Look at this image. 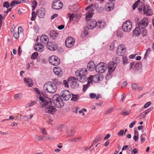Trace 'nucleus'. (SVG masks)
Masks as SVG:
<instances>
[{
	"instance_id": "nucleus-1",
	"label": "nucleus",
	"mask_w": 154,
	"mask_h": 154,
	"mask_svg": "<svg viewBox=\"0 0 154 154\" xmlns=\"http://www.w3.org/2000/svg\"><path fill=\"white\" fill-rule=\"evenodd\" d=\"M43 89L47 93H54L56 91L57 87L54 83L49 82H46L44 84Z\"/></svg>"
},
{
	"instance_id": "nucleus-19",
	"label": "nucleus",
	"mask_w": 154,
	"mask_h": 154,
	"mask_svg": "<svg viewBox=\"0 0 154 154\" xmlns=\"http://www.w3.org/2000/svg\"><path fill=\"white\" fill-rule=\"evenodd\" d=\"M47 48L51 51H54L57 48V46L54 42H49L47 44Z\"/></svg>"
},
{
	"instance_id": "nucleus-26",
	"label": "nucleus",
	"mask_w": 154,
	"mask_h": 154,
	"mask_svg": "<svg viewBox=\"0 0 154 154\" xmlns=\"http://www.w3.org/2000/svg\"><path fill=\"white\" fill-rule=\"evenodd\" d=\"M49 38L46 35H42L40 37V41L41 42L45 44L48 43Z\"/></svg>"
},
{
	"instance_id": "nucleus-47",
	"label": "nucleus",
	"mask_w": 154,
	"mask_h": 154,
	"mask_svg": "<svg viewBox=\"0 0 154 154\" xmlns=\"http://www.w3.org/2000/svg\"><path fill=\"white\" fill-rule=\"evenodd\" d=\"M34 91L35 92L37 93V94H38V96H37V97H38L39 98V97L41 96L40 95V92L39 91V89L37 88H35L34 89Z\"/></svg>"
},
{
	"instance_id": "nucleus-16",
	"label": "nucleus",
	"mask_w": 154,
	"mask_h": 154,
	"mask_svg": "<svg viewBox=\"0 0 154 154\" xmlns=\"http://www.w3.org/2000/svg\"><path fill=\"white\" fill-rule=\"evenodd\" d=\"M89 9H90L89 10L87 13L86 15L85 18L87 20H89V19L92 17L93 14L94 10L92 8H91V6H89L85 8V10L87 11Z\"/></svg>"
},
{
	"instance_id": "nucleus-10",
	"label": "nucleus",
	"mask_w": 154,
	"mask_h": 154,
	"mask_svg": "<svg viewBox=\"0 0 154 154\" xmlns=\"http://www.w3.org/2000/svg\"><path fill=\"white\" fill-rule=\"evenodd\" d=\"M61 97L63 98L62 99L64 100H67L71 97V94L69 91L66 90L62 91L60 94Z\"/></svg>"
},
{
	"instance_id": "nucleus-42",
	"label": "nucleus",
	"mask_w": 154,
	"mask_h": 154,
	"mask_svg": "<svg viewBox=\"0 0 154 154\" xmlns=\"http://www.w3.org/2000/svg\"><path fill=\"white\" fill-rule=\"evenodd\" d=\"M13 34L14 37L16 39H17L19 38V33L20 32H16L15 31L14 33L11 32Z\"/></svg>"
},
{
	"instance_id": "nucleus-30",
	"label": "nucleus",
	"mask_w": 154,
	"mask_h": 154,
	"mask_svg": "<svg viewBox=\"0 0 154 154\" xmlns=\"http://www.w3.org/2000/svg\"><path fill=\"white\" fill-rule=\"evenodd\" d=\"M78 79L79 80V81L82 82H84L87 80H88V78L86 76H78Z\"/></svg>"
},
{
	"instance_id": "nucleus-31",
	"label": "nucleus",
	"mask_w": 154,
	"mask_h": 154,
	"mask_svg": "<svg viewBox=\"0 0 154 154\" xmlns=\"http://www.w3.org/2000/svg\"><path fill=\"white\" fill-rule=\"evenodd\" d=\"M23 30L22 28L21 27H19L18 29L16 28V27L12 28L11 29V32L14 33L15 31L17 32H21Z\"/></svg>"
},
{
	"instance_id": "nucleus-55",
	"label": "nucleus",
	"mask_w": 154,
	"mask_h": 154,
	"mask_svg": "<svg viewBox=\"0 0 154 154\" xmlns=\"http://www.w3.org/2000/svg\"><path fill=\"white\" fill-rule=\"evenodd\" d=\"M79 109V107H76L73 109L72 111L73 112L77 113Z\"/></svg>"
},
{
	"instance_id": "nucleus-23",
	"label": "nucleus",
	"mask_w": 154,
	"mask_h": 154,
	"mask_svg": "<svg viewBox=\"0 0 154 154\" xmlns=\"http://www.w3.org/2000/svg\"><path fill=\"white\" fill-rule=\"evenodd\" d=\"M37 14L38 16L40 18H43L45 15V10L43 8L38 9L37 11Z\"/></svg>"
},
{
	"instance_id": "nucleus-56",
	"label": "nucleus",
	"mask_w": 154,
	"mask_h": 154,
	"mask_svg": "<svg viewBox=\"0 0 154 154\" xmlns=\"http://www.w3.org/2000/svg\"><path fill=\"white\" fill-rule=\"evenodd\" d=\"M22 119L24 121H28L29 120V118L26 116H23L22 117Z\"/></svg>"
},
{
	"instance_id": "nucleus-60",
	"label": "nucleus",
	"mask_w": 154,
	"mask_h": 154,
	"mask_svg": "<svg viewBox=\"0 0 154 154\" xmlns=\"http://www.w3.org/2000/svg\"><path fill=\"white\" fill-rule=\"evenodd\" d=\"M69 17L70 20H73L74 17V14H69Z\"/></svg>"
},
{
	"instance_id": "nucleus-32",
	"label": "nucleus",
	"mask_w": 154,
	"mask_h": 154,
	"mask_svg": "<svg viewBox=\"0 0 154 154\" xmlns=\"http://www.w3.org/2000/svg\"><path fill=\"white\" fill-rule=\"evenodd\" d=\"M58 35L57 33L54 31H51L50 34V37L51 38L54 39L57 37Z\"/></svg>"
},
{
	"instance_id": "nucleus-62",
	"label": "nucleus",
	"mask_w": 154,
	"mask_h": 154,
	"mask_svg": "<svg viewBox=\"0 0 154 154\" xmlns=\"http://www.w3.org/2000/svg\"><path fill=\"white\" fill-rule=\"evenodd\" d=\"M142 33L143 36H145L147 34V31L145 29H143L142 31Z\"/></svg>"
},
{
	"instance_id": "nucleus-64",
	"label": "nucleus",
	"mask_w": 154,
	"mask_h": 154,
	"mask_svg": "<svg viewBox=\"0 0 154 154\" xmlns=\"http://www.w3.org/2000/svg\"><path fill=\"white\" fill-rule=\"evenodd\" d=\"M126 95L125 94H122L121 95V101H123L124 99H125V97Z\"/></svg>"
},
{
	"instance_id": "nucleus-33",
	"label": "nucleus",
	"mask_w": 154,
	"mask_h": 154,
	"mask_svg": "<svg viewBox=\"0 0 154 154\" xmlns=\"http://www.w3.org/2000/svg\"><path fill=\"white\" fill-rule=\"evenodd\" d=\"M102 137H103L102 135H99L97 136L94 139L93 143V144H96V143L100 141L101 139L102 138Z\"/></svg>"
},
{
	"instance_id": "nucleus-9",
	"label": "nucleus",
	"mask_w": 154,
	"mask_h": 154,
	"mask_svg": "<svg viewBox=\"0 0 154 154\" xmlns=\"http://www.w3.org/2000/svg\"><path fill=\"white\" fill-rule=\"evenodd\" d=\"M49 63L54 66H57L59 65L60 63L59 58L57 56L53 55L49 57Z\"/></svg>"
},
{
	"instance_id": "nucleus-61",
	"label": "nucleus",
	"mask_w": 154,
	"mask_h": 154,
	"mask_svg": "<svg viewBox=\"0 0 154 154\" xmlns=\"http://www.w3.org/2000/svg\"><path fill=\"white\" fill-rule=\"evenodd\" d=\"M54 137L51 136H48L46 137V140H51L53 139Z\"/></svg>"
},
{
	"instance_id": "nucleus-52",
	"label": "nucleus",
	"mask_w": 154,
	"mask_h": 154,
	"mask_svg": "<svg viewBox=\"0 0 154 154\" xmlns=\"http://www.w3.org/2000/svg\"><path fill=\"white\" fill-rule=\"evenodd\" d=\"M130 112V111H127L122 112V114L124 116H125L128 115Z\"/></svg>"
},
{
	"instance_id": "nucleus-35",
	"label": "nucleus",
	"mask_w": 154,
	"mask_h": 154,
	"mask_svg": "<svg viewBox=\"0 0 154 154\" xmlns=\"http://www.w3.org/2000/svg\"><path fill=\"white\" fill-rule=\"evenodd\" d=\"M105 25V24L103 22H98L97 23V26L98 28H103Z\"/></svg>"
},
{
	"instance_id": "nucleus-28",
	"label": "nucleus",
	"mask_w": 154,
	"mask_h": 154,
	"mask_svg": "<svg viewBox=\"0 0 154 154\" xmlns=\"http://www.w3.org/2000/svg\"><path fill=\"white\" fill-rule=\"evenodd\" d=\"M141 29L138 27H137L133 31V33L134 35L138 36L141 33Z\"/></svg>"
},
{
	"instance_id": "nucleus-13",
	"label": "nucleus",
	"mask_w": 154,
	"mask_h": 154,
	"mask_svg": "<svg viewBox=\"0 0 154 154\" xmlns=\"http://www.w3.org/2000/svg\"><path fill=\"white\" fill-rule=\"evenodd\" d=\"M117 63L114 61H110L108 65V69L110 73H112L115 70L117 66Z\"/></svg>"
},
{
	"instance_id": "nucleus-8",
	"label": "nucleus",
	"mask_w": 154,
	"mask_h": 154,
	"mask_svg": "<svg viewBox=\"0 0 154 154\" xmlns=\"http://www.w3.org/2000/svg\"><path fill=\"white\" fill-rule=\"evenodd\" d=\"M126 52V49L124 45L121 44L117 47L116 53L119 56H123Z\"/></svg>"
},
{
	"instance_id": "nucleus-3",
	"label": "nucleus",
	"mask_w": 154,
	"mask_h": 154,
	"mask_svg": "<svg viewBox=\"0 0 154 154\" xmlns=\"http://www.w3.org/2000/svg\"><path fill=\"white\" fill-rule=\"evenodd\" d=\"M52 102L54 106L58 108H60L64 105L63 101L59 98L58 95H54L52 98Z\"/></svg>"
},
{
	"instance_id": "nucleus-41",
	"label": "nucleus",
	"mask_w": 154,
	"mask_h": 154,
	"mask_svg": "<svg viewBox=\"0 0 154 154\" xmlns=\"http://www.w3.org/2000/svg\"><path fill=\"white\" fill-rule=\"evenodd\" d=\"M131 87L133 90H135L138 88V85L136 83H133L131 84Z\"/></svg>"
},
{
	"instance_id": "nucleus-24",
	"label": "nucleus",
	"mask_w": 154,
	"mask_h": 154,
	"mask_svg": "<svg viewBox=\"0 0 154 154\" xmlns=\"http://www.w3.org/2000/svg\"><path fill=\"white\" fill-rule=\"evenodd\" d=\"M114 7V3L112 2H110L106 5L105 8L107 11H110L113 9Z\"/></svg>"
},
{
	"instance_id": "nucleus-27",
	"label": "nucleus",
	"mask_w": 154,
	"mask_h": 154,
	"mask_svg": "<svg viewBox=\"0 0 154 154\" xmlns=\"http://www.w3.org/2000/svg\"><path fill=\"white\" fill-rule=\"evenodd\" d=\"M24 81L28 87H31L33 85L32 81L31 79L25 78L24 79Z\"/></svg>"
},
{
	"instance_id": "nucleus-7",
	"label": "nucleus",
	"mask_w": 154,
	"mask_h": 154,
	"mask_svg": "<svg viewBox=\"0 0 154 154\" xmlns=\"http://www.w3.org/2000/svg\"><path fill=\"white\" fill-rule=\"evenodd\" d=\"M132 28V22L129 20L126 21L122 25V30L126 32H130Z\"/></svg>"
},
{
	"instance_id": "nucleus-14",
	"label": "nucleus",
	"mask_w": 154,
	"mask_h": 154,
	"mask_svg": "<svg viewBox=\"0 0 154 154\" xmlns=\"http://www.w3.org/2000/svg\"><path fill=\"white\" fill-rule=\"evenodd\" d=\"M63 7V3L60 0H55L54 2L52 4V8L55 9H60Z\"/></svg>"
},
{
	"instance_id": "nucleus-54",
	"label": "nucleus",
	"mask_w": 154,
	"mask_h": 154,
	"mask_svg": "<svg viewBox=\"0 0 154 154\" xmlns=\"http://www.w3.org/2000/svg\"><path fill=\"white\" fill-rule=\"evenodd\" d=\"M89 84H88L87 83V84L86 85H85L83 86V91H86L87 89L88 88V87L89 86Z\"/></svg>"
},
{
	"instance_id": "nucleus-21",
	"label": "nucleus",
	"mask_w": 154,
	"mask_h": 154,
	"mask_svg": "<svg viewBox=\"0 0 154 154\" xmlns=\"http://www.w3.org/2000/svg\"><path fill=\"white\" fill-rule=\"evenodd\" d=\"M44 49V47L40 43L35 45L34 46V49L35 50L41 52H43Z\"/></svg>"
},
{
	"instance_id": "nucleus-12",
	"label": "nucleus",
	"mask_w": 154,
	"mask_h": 154,
	"mask_svg": "<svg viewBox=\"0 0 154 154\" xmlns=\"http://www.w3.org/2000/svg\"><path fill=\"white\" fill-rule=\"evenodd\" d=\"M75 43V39L71 37H69L65 41V45L68 48H70L72 47Z\"/></svg>"
},
{
	"instance_id": "nucleus-49",
	"label": "nucleus",
	"mask_w": 154,
	"mask_h": 154,
	"mask_svg": "<svg viewBox=\"0 0 154 154\" xmlns=\"http://www.w3.org/2000/svg\"><path fill=\"white\" fill-rule=\"evenodd\" d=\"M36 17V14L35 12H32V17H31V20H34Z\"/></svg>"
},
{
	"instance_id": "nucleus-37",
	"label": "nucleus",
	"mask_w": 154,
	"mask_h": 154,
	"mask_svg": "<svg viewBox=\"0 0 154 154\" xmlns=\"http://www.w3.org/2000/svg\"><path fill=\"white\" fill-rule=\"evenodd\" d=\"M116 35L117 37L119 38H122L123 36V32L119 30L117 31Z\"/></svg>"
},
{
	"instance_id": "nucleus-43",
	"label": "nucleus",
	"mask_w": 154,
	"mask_h": 154,
	"mask_svg": "<svg viewBox=\"0 0 154 154\" xmlns=\"http://www.w3.org/2000/svg\"><path fill=\"white\" fill-rule=\"evenodd\" d=\"M38 56V53L37 52H35L33 53L31 56V58L32 59H35Z\"/></svg>"
},
{
	"instance_id": "nucleus-20",
	"label": "nucleus",
	"mask_w": 154,
	"mask_h": 154,
	"mask_svg": "<svg viewBox=\"0 0 154 154\" xmlns=\"http://www.w3.org/2000/svg\"><path fill=\"white\" fill-rule=\"evenodd\" d=\"M88 21V25L87 27L88 29H92L97 26V23L95 20L92 19L91 20H87Z\"/></svg>"
},
{
	"instance_id": "nucleus-46",
	"label": "nucleus",
	"mask_w": 154,
	"mask_h": 154,
	"mask_svg": "<svg viewBox=\"0 0 154 154\" xmlns=\"http://www.w3.org/2000/svg\"><path fill=\"white\" fill-rule=\"evenodd\" d=\"M79 96L77 95H73L71 100L74 101H76L79 99Z\"/></svg>"
},
{
	"instance_id": "nucleus-4",
	"label": "nucleus",
	"mask_w": 154,
	"mask_h": 154,
	"mask_svg": "<svg viewBox=\"0 0 154 154\" xmlns=\"http://www.w3.org/2000/svg\"><path fill=\"white\" fill-rule=\"evenodd\" d=\"M103 79L102 75L100 74H96L94 75H91L88 77V83L90 84L93 82L94 83L99 82Z\"/></svg>"
},
{
	"instance_id": "nucleus-58",
	"label": "nucleus",
	"mask_w": 154,
	"mask_h": 154,
	"mask_svg": "<svg viewBox=\"0 0 154 154\" xmlns=\"http://www.w3.org/2000/svg\"><path fill=\"white\" fill-rule=\"evenodd\" d=\"M30 68L31 69L36 68H37L34 66V64L33 61L31 62L30 63Z\"/></svg>"
},
{
	"instance_id": "nucleus-6",
	"label": "nucleus",
	"mask_w": 154,
	"mask_h": 154,
	"mask_svg": "<svg viewBox=\"0 0 154 154\" xmlns=\"http://www.w3.org/2000/svg\"><path fill=\"white\" fill-rule=\"evenodd\" d=\"M107 69V66L105 63L101 62L98 63L96 66V72L99 73H103Z\"/></svg>"
},
{
	"instance_id": "nucleus-38",
	"label": "nucleus",
	"mask_w": 154,
	"mask_h": 154,
	"mask_svg": "<svg viewBox=\"0 0 154 154\" xmlns=\"http://www.w3.org/2000/svg\"><path fill=\"white\" fill-rule=\"evenodd\" d=\"M32 10H33L35 9L37 6V2L35 0H33L32 2Z\"/></svg>"
},
{
	"instance_id": "nucleus-39",
	"label": "nucleus",
	"mask_w": 154,
	"mask_h": 154,
	"mask_svg": "<svg viewBox=\"0 0 154 154\" xmlns=\"http://www.w3.org/2000/svg\"><path fill=\"white\" fill-rule=\"evenodd\" d=\"M36 103V102L35 101H31L27 105L26 107H31L35 104Z\"/></svg>"
},
{
	"instance_id": "nucleus-17",
	"label": "nucleus",
	"mask_w": 154,
	"mask_h": 154,
	"mask_svg": "<svg viewBox=\"0 0 154 154\" xmlns=\"http://www.w3.org/2000/svg\"><path fill=\"white\" fill-rule=\"evenodd\" d=\"M87 74V70L86 68H83L75 72V75L77 76H86Z\"/></svg>"
},
{
	"instance_id": "nucleus-57",
	"label": "nucleus",
	"mask_w": 154,
	"mask_h": 154,
	"mask_svg": "<svg viewBox=\"0 0 154 154\" xmlns=\"http://www.w3.org/2000/svg\"><path fill=\"white\" fill-rule=\"evenodd\" d=\"M89 96L91 99H94L96 97V94L93 93H90L89 94Z\"/></svg>"
},
{
	"instance_id": "nucleus-45",
	"label": "nucleus",
	"mask_w": 154,
	"mask_h": 154,
	"mask_svg": "<svg viewBox=\"0 0 154 154\" xmlns=\"http://www.w3.org/2000/svg\"><path fill=\"white\" fill-rule=\"evenodd\" d=\"M42 139V136L41 135H37L35 138V139L36 141H39Z\"/></svg>"
},
{
	"instance_id": "nucleus-63",
	"label": "nucleus",
	"mask_w": 154,
	"mask_h": 154,
	"mask_svg": "<svg viewBox=\"0 0 154 154\" xmlns=\"http://www.w3.org/2000/svg\"><path fill=\"white\" fill-rule=\"evenodd\" d=\"M54 83L55 84H56L58 85H59L61 83V82L57 79L55 80V81H54Z\"/></svg>"
},
{
	"instance_id": "nucleus-36",
	"label": "nucleus",
	"mask_w": 154,
	"mask_h": 154,
	"mask_svg": "<svg viewBox=\"0 0 154 154\" xmlns=\"http://www.w3.org/2000/svg\"><path fill=\"white\" fill-rule=\"evenodd\" d=\"M39 129L40 132L43 134L44 135H47L48 134V133L46 131L45 128H40Z\"/></svg>"
},
{
	"instance_id": "nucleus-15",
	"label": "nucleus",
	"mask_w": 154,
	"mask_h": 154,
	"mask_svg": "<svg viewBox=\"0 0 154 154\" xmlns=\"http://www.w3.org/2000/svg\"><path fill=\"white\" fill-rule=\"evenodd\" d=\"M148 21L147 18H144L138 24V27L142 29L146 27L148 24Z\"/></svg>"
},
{
	"instance_id": "nucleus-34",
	"label": "nucleus",
	"mask_w": 154,
	"mask_h": 154,
	"mask_svg": "<svg viewBox=\"0 0 154 154\" xmlns=\"http://www.w3.org/2000/svg\"><path fill=\"white\" fill-rule=\"evenodd\" d=\"M20 3H21V2L20 1V0H14L11 2L10 5L12 7H13Z\"/></svg>"
},
{
	"instance_id": "nucleus-2",
	"label": "nucleus",
	"mask_w": 154,
	"mask_h": 154,
	"mask_svg": "<svg viewBox=\"0 0 154 154\" xmlns=\"http://www.w3.org/2000/svg\"><path fill=\"white\" fill-rule=\"evenodd\" d=\"M140 7L138 9L139 12L143 13L146 16H151L153 14L152 11L148 5H145L141 3Z\"/></svg>"
},
{
	"instance_id": "nucleus-18",
	"label": "nucleus",
	"mask_w": 154,
	"mask_h": 154,
	"mask_svg": "<svg viewBox=\"0 0 154 154\" xmlns=\"http://www.w3.org/2000/svg\"><path fill=\"white\" fill-rule=\"evenodd\" d=\"M45 111L46 113L53 114L56 112V109L54 106L49 105L45 108Z\"/></svg>"
},
{
	"instance_id": "nucleus-59",
	"label": "nucleus",
	"mask_w": 154,
	"mask_h": 154,
	"mask_svg": "<svg viewBox=\"0 0 154 154\" xmlns=\"http://www.w3.org/2000/svg\"><path fill=\"white\" fill-rule=\"evenodd\" d=\"M151 104L150 102H147L144 105V107L145 108H147L149 107Z\"/></svg>"
},
{
	"instance_id": "nucleus-5",
	"label": "nucleus",
	"mask_w": 154,
	"mask_h": 154,
	"mask_svg": "<svg viewBox=\"0 0 154 154\" xmlns=\"http://www.w3.org/2000/svg\"><path fill=\"white\" fill-rule=\"evenodd\" d=\"M39 99L40 101V106L42 109L45 107L46 108L50 104V100L48 98H45L42 96H39Z\"/></svg>"
},
{
	"instance_id": "nucleus-25",
	"label": "nucleus",
	"mask_w": 154,
	"mask_h": 154,
	"mask_svg": "<svg viewBox=\"0 0 154 154\" xmlns=\"http://www.w3.org/2000/svg\"><path fill=\"white\" fill-rule=\"evenodd\" d=\"M96 66L93 61H90L87 65L88 68L89 70L91 71H93L94 69L95 68H96Z\"/></svg>"
},
{
	"instance_id": "nucleus-51",
	"label": "nucleus",
	"mask_w": 154,
	"mask_h": 154,
	"mask_svg": "<svg viewBox=\"0 0 154 154\" xmlns=\"http://www.w3.org/2000/svg\"><path fill=\"white\" fill-rule=\"evenodd\" d=\"M10 4L8 2H5L3 5V6L4 7H6L7 8H8L9 7Z\"/></svg>"
},
{
	"instance_id": "nucleus-11",
	"label": "nucleus",
	"mask_w": 154,
	"mask_h": 154,
	"mask_svg": "<svg viewBox=\"0 0 154 154\" xmlns=\"http://www.w3.org/2000/svg\"><path fill=\"white\" fill-rule=\"evenodd\" d=\"M68 82L69 85L73 88L77 87L79 86V84L77 80L74 77H71L68 79Z\"/></svg>"
},
{
	"instance_id": "nucleus-44",
	"label": "nucleus",
	"mask_w": 154,
	"mask_h": 154,
	"mask_svg": "<svg viewBox=\"0 0 154 154\" xmlns=\"http://www.w3.org/2000/svg\"><path fill=\"white\" fill-rule=\"evenodd\" d=\"M63 84L64 85L65 87L68 88L69 86V83L68 82V79L67 81H66V80H63Z\"/></svg>"
},
{
	"instance_id": "nucleus-53",
	"label": "nucleus",
	"mask_w": 154,
	"mask_h": 154,
	"mask_svg": "<svg viewBox=\"0 0 154 154\" xmlns=\"http://www.w3.org/2000/svg\"><path fill=\"white\" fill-rule=\"evenodd\" d=\"M124 131L123 130H121L118 133V135L119 136H122L124 134Z\"/></svg>"
},
{
	"instance_id": "nucleus-29",
	"label": "nucleus",
	"mask_w": 154,
	"mask_h": 154,
	"mask_svg": "<svg viewBox=\"0 0 154 154\" xmlns=\"http://www.w3.org/2000/svg\"><path fill=\"white\" fill-rule=\"evenodd\" d=\"M140 0H137V1H136L133 5V9H135L137 7L138 9V8H139L140 7V5H141V3H142L143 4H144L143 2L140 1Z\"/></svg>"
},
{
	"instance_id": "nucleus-48",
	"label": "nucleus",
	"mask_w": 154,
	"mask_h": 154,
	"mask_svg": "<svg viewBox=\"0 0 154 154\" xmlns=\"http://www.w3.org/2000/svg\"><path fill=\"white\" fill-rule=\"evenodd\" d=\"M33 29H34V31L36 32V33H38L39 32V27L37 25L35 26H34Z\"/></svg>"
},
{
	"instance_id": "nucleus-50",
	"label": "nucleus",
	"mask_w": 154,
	"mask_h": 154,
	"mask_svg": "<svg viewBox=\"0 0 154 154\" xmlns=\"http://www.w3.org/2000/svg\"><path fill=\"white\" fill-rule=\"evenodd\" d=\"M123 62L124 64H126L127 63L128 59L126 57H124L122 58Z\"/></svg>"
},
{
	"instance_id": "nucleus-22",
	"label": "nucleus",
	"mask_w": 154,
	"mask_h": 154,
	"mask_svg": "<svg viewBox=\"0 0 154 154\" xmlns=\"http://www.w3.org/2000/svg\"><path fill=\"white\" fill-rule=\"evenodd\" d=\"M54 73L57 76L60 77L61 76L63 72L61 69L59 67H54L53 69Z\"/></svg>"
},
{
	"instance_id": "nucleus-40",
	"label": "nucleus",
	"mask_w": 154,
	"mask_h": 154,
	"mask_svg": "<svg viewBox=\"0 0 154 154\" xmlns=\"http://www.w3.org/2000/svg\"><path fill=\"white\" fill-rule=\"evenodd\" d=\"M22 96V95L21 94H17L14 95V98L15 99L18 100Z\"/></svg>"
}]
</instances>
